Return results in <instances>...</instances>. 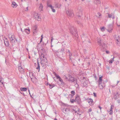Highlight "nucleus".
<instances>
[{"instance_id":"c756f323","label":"nucleus","mask_w":120,"mask_h":120,"mask_svg":"<svg viewBox=\"0 0 120 120\" xmlns=\"http://www.w3.org/2000/svg\"><path fill=\"white\" fill-rule=\"evenodd\" d=\"M29 76H30V77L31 78H32V77L33 76L32 74L31 73H30Z\"/></svg>"},{"instance_id":"c9c22d12","label":"nucleus","mask_w":120,"mask_h":120,"mask_svg":"<svg viewBox=\"0 0 120 120\" xmlns=\"http://www.w3.org/2000/svg\"><path fill=\"white\" fill-rule=\"evenodd\" d=\"M92 109H89V112H90L92 111Z\"/></svg>"},{"instance_id":"3c124183","label":"nucleus","mask_w":120,"mask_h":120,"mask_svg":"<svg viewBox=\"0 0 120 120\" xmlns=\"http://www.w3.org/2000/svg\"><path fill=\"white\" fill-rule=\"evenodd\" d=\"M38 0H36L37 1H38Z\"/></svg>"},{"instance_id":"79ce46f5","label":"nucleus","mask_w":120,"mask_h":120,"mask_svg":"<svg viewBox=\"0 0 120 120\" xmlns=\"http://www.w3.org/2000/svg\"><path fill=\"white\" fill-rule=\"evenodd\" d=\"M109 120H112V118H111L109 119Z\"/></svg>"},{"instance_id":"423d86ee","label":"nucleus","mask_w":120,"mask_h":120,"mask_svg":"<svg viewBox=\"0 0 120 120\" xmlns=\"http://www.w3.org/2000/svg\"><path fill=\"white\" fill-rule=\"evenodd\" d=\"M75 102H76L78 104H79L81 102V100L79 97L77 95V96L75 99Z\"/></svg>"},{"instance_id":"37998d69","label":"nucleus","mask_w":120,"mask_h":120,"mask_svg":"<svg viewBox=\"0 0 120 120\" xmlns=\"http://www.w3.org/2000/svg\"><path fill=\"white\" fill-rule=\"evenodd\" d=\"M54 120H57V119L56 118H55L54 119Z\"/></svg>"},{"instance_id":"39448f33","label":"nucleus","mask_w":120,"mask_h":120,"mask_svg":"<svg viewBox=\"0 0 120 120\" xmlns=\"http://www.w3.org/2000/svg\"><path fill=\"white\" fill-rule=\"evenodd\" d=\"M47 5L48 7H49L51 9L52 11L54 13L55 12L56 10L55 9V7L53 6L51 4L47 3Z\"/></svg>"},{"instance_id":"9b49d317","label":"nucleus","mask_w":120,"mask_h":120,"mask_svg":"<svg viewBox=\"0 0 120 120\" xmlns=\"http://www.w3.org/2000/svg\"><path fill=\"white\" fill-rule=\"evenodd\" d=\"M19 70L20 72L21 73H23L24 72V70L23 68L21 66H19Z\"/></svg>"},{"instance_id":"b1692460","label":"nucleus","mask_w":120,"mask_h":120,"mask_svg":"<svg viewBox=\"0 0 120 120\" xmlns=\"http://www.w3.org/2000/svg\"><path fill=\"white\" fill-rule=\"evenodd\" d=\"M40 66L39 63L38 62V67L36 68L37 69H38V71L39 72L40 70Z\"/></svg>"},{"instance_id":"2eb2a0df","label":"nucleus","mask_w":120,"mask_h":120,"mask_svg":"<svg viewBox=\"0 0 120 120\" xmlns=\"http://www.w3.org/2000/svg\"><path fill=\"white\" fill-rule=\"evenodd\" d=\"M101 16V15L100 12H98L96 14V16L99 18H100Z\"/></svg>"},{"instance_id":"a211bd4d","label":"nucleus","mask_w":120,"mask_h":120,"mask_svg":"<svg viewBox=\"0 0 120 120\" xmlns=\"http://www.w3.org/2000/svg\"><path fill=\"white\" fill-rule=\"evenodd\" d=\"M43 8V5L41 4H40V6L39 8V11H42V8Z\"/></svg>"},{"instance_id":"4c0bfd02","label":"nucleus","mask_w":120,"mask_h":120,"mask_svg":"<svg viewBox=\"0 0 120 120\" xmlns=\"http://www.w3.org/2000/svg\"><path fill=\"white\" fill-rule=\"evenodd\" d=\"M112 105H111V109H110V110H112V109H113V107H112Z\"/></svg>"},{"instance_id":"393cba45","label":"nucleus","mask_w":120,"mask_h":120,"mask_svg":"<svg viewBox=\"0 0 120 120\" xmlns=\"http://www.w3.org/2000/svg\"><path fill=\"white\" fill-rule=\"evenodd\" d=\"M99 88L100 89H102L103 88V86L101 85V84H99Z\"/></svg>"},{"instance_id":"c03bdc74","label":"nucleus","mask_w":120,"mask_h":120,"mask_svg":"<svg viewBox=\"0 0 120 120\" xmlns=\"http://www.w3.org/2000/svg\"><path fill=\"white\" fill-rule=\"evenodd\" d=\"M46 85H48V83H47V82L46 83Z\"/></svg>"},{"instance_id":"a878e982","label":"nucleus","mask_w":120,"mask_h":120,"mask_svg":"<svg viewBox=\"0 0 120 120\" xmlns=\"http://www.w3.org/2000/svg\"><path fill=\"white\" fill-rule=\"evenodd\" d=\"M70 101L71 103H73L74 102H75V100L72 99H70Z\"/></svg>"},{"instance_id":"7ed1b4c3","label":"nucleus","mask_w":120,"mask_h":120,"mask_svg":"<svg viewBox=\"0 0 120 120\" xmlns=\"http://www.w3.org/2000/svg\"><path fill=\"white\" fill-rule=\"evenodd\" d=\"M33 15L34 17L36 18V19L38 21H40L41 20V17L39 15H38V14L37 13L35 12H34Z\"/></svg>"},{"instance_id":"8fccbe9b","label":"nucleus","mask_w":120,"mask_h":120,"mask_svg":"<svg viewBox=\"0 0 120 120\" xmlns=\"http://www.w3.org/2000/svg\"><path fill=\"white\" fill-rule=\"evenodd\" d=\"M119 81L117 83H119Z\"/></svg>"},{"instance_id":"412c9836","label":"nucleus","mask_w":120,"mask_h":120,"mask_svg":"<svg viewBox=\"0 0 120 120\" xmlns=\"http://www.w3.org/2000/svg\"><path fill=\"white\" fill-rule=\"evenodd\" d=\"M49 85L50 86L49 88L50 89L52 88L53 87H54L55 85L54 84H49Z\"/></svg>"},{"instance_id":"2f4dec72","label":"nucleus","mask_w":120,"mask_h":120,"mask_svg":"<svg viewBox=\"0 0 120 120\" xmlns=\"http://www.w3.org/2000/svg\"><path fill=\"white\" fill-rule=\"evenodd\" d=\"M100 3V2L99 0H97L96 2V4H98V3Z\"/></svg>"},{"instance_id":"bb28decb","label":"nucleus","mask_w":120,"mask_h":120,"mask_svg":"<svg viewBox=\"0 0 120 120\" xmlns=\"http://www.w3.org/2000/svg\"><path fill=\"white\" fill-rule=\"evenodd\" d=\"M71 93L72 96L74 95L75 94V92L74 91H71Z\"/></svg>"},{"instance_id":"20e7f679","label":"nucleus","mask_w":120,"mask_h":120,"mask_svg":"<svg viewBox=\"0 0 120 120\" xmlns=\"http://www.w3.org/2000/svg\"><path fill=\"white\" fill-rule=\"evenodd\" d=\"M66 13L70 17H72L74 16L72 11L71 10H68L66 11Z\"/></svg>"},{"instance_id":"ddd939ff","label":"nucleus","mask_w":120,"mask_h":120,"mask_svg":"<svg viewBox=\"0 0 120 120\" xmlns=\"http://www.w3.org/2000/svg\"><path fill=\"white\" fill-rule=\"evenodd\" d=\"M69 81L73 82L75 81L74 78L73 77H71V76H69Z\"/></svg>"},{"instance_id":"7c9ffc66","label":"nucleus","mask_w":120,"mask_h":120,"mask_svg":"<svg viewBox=\"0 0 120 120\" xmlns=\"http://www.w3.org/2000/svg\"><path fill=\"white\" fill-rule=\"evenodd\" d=\"M109 114L110 115H112V114L113 111L112 110H110L109 111Z\"/></svg>"},{"instance_id":"f704fd0d","label":"nucleus","mask_w":120,"mask_h":120,"mask_svg":"<svg viewBox=\"0 0 120 120\" xmlns=\"http://www.w3.org/2000/svg\"><path fill=\"white\" fill-rule=\"evenodd\" d=\"M53 37H52L51 39V42L53 40Z\"/></svg>"},{"instance_id":"aec40b11","label":"nucleus","mask_w":120,"mask_h":120,"mask_svg":"<svg viewBox=\"0 0 120 120\" xmlns=\"http://www.w3.org/2000/svg\"><path fill=\"white\" fill-rule=\"evenodd\" d=\"M20 90L22 91H26L27 90V89L25 88L22 87L20 88Z\"/></svg>"},{"instance_id":"e433bc0d","label":"nucleus","mask_w":120,"mask_h":120,"mask_svg":"<svg viewBox=\"0 0 120 120\" xmlns=\"http://www.w3.org/2000/svg\"><path fill=\"white\" fill-rule=\"evenodd\" d=\"M106 52L107 54H108V53H109V51H106Z\"/></svg>"},{"instance_id":"4468645a","label":"nucleus","mask_w":120,"mask_h":120,"mask_svg":"<svg viewBox=\"0 0 120 120\" xmlns=\"http://www.w3.org/2000/svg\"><path fill=\"white\" fill-rule=\"evenodd\" d=\"M54 74L56 78L58 79H59V81H60L61 79L59 75H57L56 73H54Z\"/></svg>"},{"instance_id":"6e6552de","label":"nucleus","mask_w":120,"mask_h":120,"mask_svg":"<svg viewBox=\"0 0 120 120\" xmlns=\"http://www.w3.org/2000/svg\"><path fill=\"white\" fill-rule=\"evenodd\" d=\"M10 39L11 42L12 43H14L16 40L15 36L13 35L11 36V37L10 38Z\"/></svg>"},{"instance_id":"a19ab883","label":"nucleus","mask_w":120,"mask_h":120,"mask_svg":"<svg viewBox=\"0 0 120 120\" xmlns=\"http://www.w3.org/2000/svg\"><path fill=\"white\" fill-rule=\"evenodd\" d=\"M28 92H29V94H30V90H28Z\"/></svg>"},{"instance_id":"a18cd8bd","label":"nucleus","mask_w":120,"mask_h":120,"mask_svg":"<svg viewBox=\"0 0 120 120\" xmlns=\"http://www.w3.org/2000/svg\"><path fill=\"white\" fill-rule=\"evenodd\" d=\"M29 58L30 59V57L29 56Z\"/></svg>"},{"instance_id":"473e14b6","label":"nucleus","mask_w":120,"mask_h":120,"mask_svg":"<svg viewBox=\"0 0 120 120\" xmlns=\"http://www.w3.org/2000/svg\"><path fill=\"white\" fill-rule=\"evenodd\" d=\"M3 82L1 81V80H0V85H1L3 84Z\"/></svg>"},{"instance_id":"9d476101","label":"nucleus","mask_w":120,"mask_h":120,"mask_svg":"<svg viewBox=\"0 0 120 120\" xmlns=\"http://www.w3.org/2000/svg\"><path fill=\"white\" fill-rule=\"evenodd\" d=\"M24 31L26 34H29L30 32V30L29 28L25 29H24Z\"/></svg>"},{"instance_id":"4be33fe9","label":"nucleus","mask_w":120,"mask_h":120,"mask_svg":"<svg viewBox=\"0 0 120 120\" xmlns=\"http://www.w3.org/2000/svg\"><path fill=\"white\" fill-rule=\"evenodd\" d=\"M88 81L87 80H86V82H84L83 83V85L84 86H86L87 85L88 83Z\"/></svg>"},{"instance_id":"cd10ccee","label":"nucleus","mask_w":120,"mask_h":120,"mask_svg":"<svg viewBox=\"0 0 120 120\" xmlns=\"http://www.w3.org/2000/svg\"><path fill=\"white\" fill-rule=\"evenodd\" d=\"M59 81L61 83V84L62 85H63L64 84V82H63V80L62 79H61L60 81Z\"/></svg>"},{"instance_id":"49530a36","label":"nucleus","mask_w":120,"mask_h":120,"mask_svg":"<svg viewBox=\"0 0 120 120\" xmlns=\"http://www.w3.org/2000/svg\"><path fill=\"white\" fill-rule=\"evenodd\" d=\"M117 41H118V42H119V41L118 40V39L117 40Z\"/></svg>"},{"instance_id":"f257e3e1","label":"nucleus","mask_w":120,"mask_h":120,"mask_svg":"<svg viewBox=\"0 0 120 120\" xmlns=\"http://www.w3.org/2000/svg\"><path fill=\"white\" fill-rule=\"evenodd\" d=\"M40 59L41 60V64L42 66H44L47 64L48 63L47 59L43 54L41 55Z\"/></svg>"},{"instance_id":"603ef678","label":"nucleus","mask_w":120,"mask_h":120,"mask_svg":"<svg viewBox=\"0 0 120 120\" xmlns=\"http://www.w3.org/2000/svg\"><path fill=\"white\" fill-rule=\"evenodd\" d=\"M65 0V1H66L67 0Z\"/></svg>"},{"instance_id":"f8f14e48","label":"nucleus","mask_w":120,"mask_h":120,"mask_svg":"<svg viewBox=\"0 0 120 120\" xmlns=\"http://www.w3.org/2000/svg\"><path fill=\"white\" fill-rule=\"evenodd\" d=\"M93 100L92 99H88V102L90 105H93Z\"/></svg>"},{"instance_id":"09e8293b","label":"nucleus","mask_w":120,"mask_h":120,"mask_svg":"<svg viewBox=\"0 0 120 120\" xmlns=\"http://www.w3.org/2000/svg\"><path fill=\"white\" fill-rule=\"evenodd\" d=\"M85 79V78H83V79Z\"/></svg>"},{"instance_id":"dca6fc26","label":"nucleus","mask_w":120,"mask_h":120,"mask_svg":"<svg viewBox=\"0 0 120 120\" xmlns=\"http://www.w3.org/2000/svg\"><path fill=\"white\" fill-rule=\"evenodd\" d=\"M6 41H4V43L6 46H8L9 45V41L7 40L6 38Z\"/></svg>"},{"instance_id":"72a5a7b5","label":"nucleus","mask_w":120,"mask_h":120,"mask_svg":"<svg viewBox=\"0 0 120 120\" xmlns=\"http://www.w3.org/2000/svg\"><path fill=\"white\" fill-rule=\"evenodd\" d=\"M43 35H42L41 36V40H40V42H41L42 41V38H43Z\"/></svg>"},{"instance_id":"1a4fd4ad","label":"nucleus","mask_w":120,"mask_h":120,"mask_svg":"<svg viewBox=\"0 0 120 120\" xmlns=\"http://www.w3.org/2000/svg\"><path fill=\"white\" fill-rule=\"evenodd\" d=\"M98 43L99 45L100 46L104 48V46H105V44L103 43H101V40L99 39L98 41Z\"/></svg>"},{"instance_id":"0eeeda50","label":"nucleus","mask_w":120,"mask_h":120,"mask_svg":"<svg viewBox=\"0 0 120 120\" xmlns=\"http://www.w3.org/2000/svg\"><path fill=\"white\" fill-rule=\"evenodd\" d=\"M11 6L13 8H15L17 7L18 5L17 3L15 1H13L11 2Z\"/></svg>"},{"instance_id":"864d4df0","label":"nucleus","mask_w":120,"mask_h":120,"mask_svg":"<svg viewBox=\"0 0 120 120\" xmlns=\"http://www.w3.org/2000/svg\"><path fill=\"white\" fill-rule=\"evenodd\" d=\"M119 26H120V25Z\"/></svg>"},{"instance_id":"ea45409f","label":"nucleus","mask_w":120,"mask_h":120,"mask_svg":"<svg viewBox=\"0 0 120 120\" xmlns=\"http://www.w3.org/2000/svg\"><path fill=\"white\" fill-rule=\"evenodd\" d=\"M99 107L100 108V110H101V107H100V106H99Z\"/></svg>"},{"instance_id":"6ab92c4d","label":"nucleus","mask_w":120,"mask_h":120,"mask_svg":"<svg viewBox=\"0 0 120 120\" xmlns=\"http://www.w3.org/2000/svg\"><path fill=\"white\" fill-rule=\"evenodd\" d=\"M102 76H101L99 77V84H101L102 81Z\"/></svg>"},{"instance_id":"58836bf2","label":"nucleus","mask_w":120,"mask_h":120,"mask_svg":"<svg viewBox=\"0 0 120 120\" xmlns=\"http://www.w3.org/2000/svg\"><path fill=\"white\" fill-rule=\"evenodd\" d=\"M93 94H94V96L95 97H96V94L94 93H93Z\"/></svg>"},{"instance_id":"f03ea898","label":"nucleus","mask_w":120,"mask_h":120,"mask_svg":"<svg viewBox=\"0 0 120 120\" xmlns=\"http://www.w3.org/2000/svg\"><path fill=\"white\" fill-rule=\"evenodd\" d=\"M38 31V27L36 26H34L33 28V35L35 36L37 34Z\"/></svg>"},{"instance_id":"de8ad7c7","label":"nucleus","mask_w":120,"mask_h":120,"mask_svg":"<svg viewBox=\"0 0 120 120\" xmlns=\"http://www.w3.org/2000/svg\"><path fill=\"white\" fill-rule=\"evenodd\" d=\"M113 107V106L112 105V107Z\"/></svg>"},{"instance_id":"c85d7f7f","label":"nucleus","mask_w":120,"mask_h":120,"mask_svg":"<svg viewBox=\"0 0 120 120\" xmlns=\"http://www.w3.org/2000/svg\"><path fill=\"white\" fill-rule=\"evenodd\" d=\"M101 31H103L105 30V28L104 27H102L101 28Z\"/></svg>"},{"instance_id":"5701e85b","label":"nucleus","mask_w":120,"mask_h":120,"mask_svg":"<svg viewBox=\"0 0 120 120\" xmlns=\"http://www.w3.org/2000/svg\"><path fill=\"white\" fill-rule=\"evenodd\" d=\"M114 58V57H113V59H112L110 60L109 61V63L110 64H112L113 61H114V60H113Z\"/></svg>"},{"instance_id":"f3484780","label":"nucleus","mask_w":120,"mask_h":120,"mask_svg":"<svg viewBox=\"0 0 120 120\" xmlns=\"http://www.w3.org/2000/svg\"><path fill=\"white\" fill-rule=\"evenodd\" d=\"M114 16V14L112 13L111 14H108V17L109 18H112Z\"/></svg>"}]
</instances>
